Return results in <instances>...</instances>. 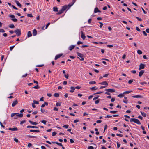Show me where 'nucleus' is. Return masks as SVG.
<instances>
[{"instance_id":"f704fd0d","label":"nucleus","mask_w":149,"mask_h":149,"mask_svg":"<svg viewBox=\"0 0 149 149\" xmlns=\"http://www.w3.org/2000/svg\"><path fill=\"white\" fill-rule=\"evenodd\" d=\"M117 111H110V113H115L117 112Z\"/></svg>"},{"instance_id":"ea45409f","label":"nucleus","mask_w":149,"mask_h":149,"mask_svg":"<svg viewBox=\"0 0 149 149\" xmlns=\"http://www.w3.org/2000/svg\"><path fill=\"white\" fill-rule=\"evenodd\" d=\"M99 23L100 24V25L99 27L101 28H102L103 25V24L100 22H99Z\"/></svg>"},{"instance_id":"69168bd1","label":"nucleus","mask_w":149,"mask_h":149,"mask_svg":"<svg viewBox=\"0 0 149 149\" xmlns=\"http://www.w3.org/2000/svg\"><path fill=\"white\" fill-rule=\"evenodd\" d=\"M0 124L1 127L3 128L5 127V126L3 125V124H2V123L1 122H0Z\"/></svg>"},{"instance_id":"b1692460","label":"nucleus","mask_w":149,"mask_h":149,"mask_svg":"<svg viewBox=\"0 0 149 149\" xmlns=\"http://www.w3.org/2000/svg\"><path fill=\"white\" fill-rule=\"evenodd\" d=\"M70 88L71 90L70 91V92L72 93L73 92L74 90L75 89V88L74 87L72 86L70 87Z\"/></svg>"},{"instance_id":"a878e982","label":"nucleus","mask_w":149,"mask_h":149,"mask_svg":"<svg viewBox=\"0 0 149 149\" xmlns=\"http://www.w3.org/2000/svg\"><path fill=\"white\" fill-rule=\"evenodd\" d=\"M63 11L62 10V9H61L60 10L59 12L57 13V15H59L62 14L63 12Z\"/></svg>"},{"instance_id":"603ef678","label":"nucleus","mask_w":149,"mask_h":149,"mask_svg":"<svg viewBox=\"0 0 149 149\" xmlns=\"http://www.w3.org/2000/svg\"><path fill=\"white\" fill-rule=\"evenodd\" d=\"M41 122L44 123L45 125L46 124V121L45 120H43L41 121Z\"/></svg>"},{"instance_id":"39448f33","label":"nucleus","mask_w":149,"mask_h":149,"mask_svg":"<svg viewBox=\"0 0 149 149\" xmlns=\"http://www.w3.org/2000/svg\"><path fill=\"white\" fill-rule=\"evenodd\" d=\"M10 17L12 18L11 19V20L14 22H16L17 21V19L13 18L15 17V16L13 15H10L9 16Z\"/></svg>"},{"instance_id":"2f4dec72","label":"nucleus","mask_w":149,"mask_h":149,"mask_svg":"<svg viewBox=\"0 0 149 149\" xmlns=\"http://www.w3.org/2000/svg\"><path fill=\"white\" fill-rule=\"evenodd\" d=\"M75 1H73L72 2V4H69L68 5V6H69V7H71V6H72V5L75 3Z\"/></svg>"},{"instance_id":"f8f14e48","label":"nucleus","mask_w":149,"mask_h":149,"mask_svg":"<svg viewBox=\"0 0 149 149\" xmlns=\"http://www.w3.org/2000/svg\"><path fill=\"white\" fill-rule=\"evenodd\" d=\"M63 54H61L56 55L55 58V60H57V59L60 57Z\"/></svg>"},{"instance_id":"72a5a7b5","label":"nucleus","mask_w":149,"mask_h":149,"mask_svg":"<svg viewBox=\"0 0 149 149\" xmlns=\"http://www.w3.org/2000/svg\"><path fill=\"white\" fill-rule=\"evenodd\" d=\"M124 94H119L118 96L119 97H122L124 96Z\"/></svg>"},{"instance_id":"338daca9","label":"nucleus","mask_w":149,"mask_h":149,"mask_svg":"<svg viewBox=\"0 0 149 149\" xmlns=\"http://www.w3.org/2000/svg\"><path fill=\"white\" fill-rule=\"evenodd\" d=\"M98 97H99V96L97 95V96L95 97H94L93 98V100H96L98 98Z\"/></svg>"},{"instance_id":"9b49d317","label":"nucleus","mask_w":149,"mask_h":149,"mask_svg":"<svg viewBox=\"0 0 149 149\" xmlns=\"http://www.w3.org/2000/svg\"><path fill=\"white\" fill-rule=\"evenodd\" d=\"M144 71L143 70H141L139 73V77L142 76L143 74L144 73Z\"/></svg>"},{"instance_id":"dca6fc26","label":"nucleus","mask_w":149,"mask_h":149,"mask_svg":"<svg viewBox=\"0 0 149 149\" xmlns=\"http://www.w3.org/2000/svg\"><path fill=\"white\" fill-rule=\"evenodd\" d=\"M132 97L133 98H142L143 97L141 96L140 95H137L135 96H133Z\"/></svg>"},{"instance_id":"49530a36","label":"nucleus","mask_w":149,"mask_h":149,"mask_svg":"<svg viewBox=\"0 0 149 149\" xmlns=\"http://www.w3.org/2000/svg\"><path fill=\"white\" fill-rule=\"evenodd\" d=\"M136 18L139 21H141L142 20V19L141 18H139L138 17H136Z\"/></svg>"},{"instance_id":"20e7f679","label":"nucleus","mask_w":149,"mask_h":149,"mask_svg":"<svg viewBox=\"0 0 149 149\" xmlns=\"http://www.w3.org/2000/svg\"><path fill=\"white\" fill-rule=\"evenodd\" d=\"M77 54L78 56H79L81 58H80V60L81 61H83L84 60V58H83V55L82 54L77 52Z\"/></svg>"},{"instance_id":"7c9ffc66","label":"nucleus","mask_w":149,"mask_h":149,"mask_svg":"<svg viewBox=\"0 0 149 149\" xmlns=\"http://www.w3.org/2000/svg\"><path fill=\"white\" fill-rule=\"evenodd\" d=\"M141 113L143 116L144 117H146V114L145 113L141 111Z\"/></svg>"},{"instance_id":"393cba45","label":"nucleus","mask_w":149,"mask_h":149,"mask_svg":"<svg viewBox=\"0 0 149 149\" xmlns=\"http://www.w3.org/2000/svg\"><path fill=\"white\" fill-rule=\"evenodd\" d=\"M53 10L54 12H57L58 11V8L57 7H54L53 8Z\"/></svg>"},{"instance_id":"e2e57ef3","label":"nucleus","mask_w":149,"mask_h":149,"mask_svg":"<svg viewBox=\"0 0 149 149\" xmlns=\"http://www.w3.org/2000/svg\"><path fill=\"white\" fill-rule=\"evenodd\" d=\"M5 32V30L3 29H0V32H2L4 33Z\"/></svg>"},{"instance_id":"4be33fe9","label":"nucleus","mask_w":149,"mask_h":149,"mask_svg":"<svg viewBox=\"0 0 149 149\" xmlns=\"http://www.w3.org/2000/svg\"><path fill=\"white\" fill-rule=\"evenodd\" d=\"M32 36L31 33L30 31H29L27 34V37H29L31 36Z\"/></svg>"},{"instance_id":"bb28decb","label":"nucleus","mask_w":149,"mask_h":149,"mask_svg":"<svg viewBox=\"0 0 149 149\" xmlns=\"http://www.w3.org/2000/svg\"><path fill=\"white\" fill-rule=\"evenodd\" d=\"M54 96L56 97H58L59 96V94L58 93H56L54 95Z\"/></svg>"},{"instance_id":"f03ea898","label":"nucleus","mask_w":149,"mask_h":149,"mask_svg":"<svg viewBox=\"0 0 149 149\" xmlns=\"http://www.w3.org/2000/svg\"><path fill=\"white\" fill-rule=\"evenodd\" d=\"M14 32L18 36H20L21 34V31L20 29H17L15 30Z\"/></svg>"},{"instance_id":"37998d69","label":"nucleus","mask_w":149,"mask_h":149,"mask_svg":"<svg viewBox=\"0 0 149 149\" xmlns=\"http://www.w3.org/2000/svg\"><path fill=\"white\" fill-rule=\"evenodd\" d=\"M63 127L65 128H68V125H65L63 126Z\"/></svg>"},{"instance_id":"de8ad7c7","label":"nucleus","mask_w":149,"mask_h":149,"mask_svg":"<svg viewBox=\"0 0 149 149\" xmlns=\"http://www.w3.org/2000/svg\"><path fill=\"white\" fill-rule=\"evenodd\" d=\"M112 117V116L107 115L105 117V118H110Z\"/></svg>"},{"instance_id":"cd10ccee","label":"nucleus","mask_w":149,"mask_h":149,"mask_svg":"<svg viewBox=\"0 0 149 149\" xmlns=\"http://www.w3.org/2000/svg\"><path fill=\"white\" fill-rule=\"evenodd\" d=\"M96 83L95 81H91L89 82V84H95Z\"/></svg>"},{"instance_id":"c85d7f7f","label":"nucleus","mask_w":149,"mask_h":149,"mask_svg":"<svg viewBox=\"0 0 149 149\" xmlns=\"http://www.w3.org/2000/svg\"><path fill=\"white\" fill-rule=\"evenodd\" d=\"M137 52L138 54L140 55L141 54H142V51L139 50H138L137 51Z\"/></svg>"},{"instance_id":"4d7b16f0","label":"nucleus","mask_w":149,"mask_h":149,"mask_svg":"<svg viewBox=\"0 0 149 149\" xmlns=\"http://www.w3.org/2000/svg\"><path fill=\"white\" fill-rule=\"evenodd\" d=\"M33 88L35 89H38L39 88V87L38 86V85H37V86L33 87Z\"/></svg>"},{"instance_id":"412c9836","label":"nucleus","mask_w":149,"mask_h":149,"mask_svg":"<svg viewBox=\"0 0 149 149\" xmlns=\"http://www.w3.org/2000/svg\"><path fill=\"white\" fill-rule=\"evenodd\" d=\"M27 128H38V127L36 126H29V125L27 126Z\"/></svg>"},{"instance_id":"ddd939ff","label":"nucleus","mask_w":149,"mask_h":149,"mask_svg":"<svg viewBox=\"0 0 149 149\" xmlns=\"http://www.w3.org/2000/svg\"><path fill=\"white\" fill-rule=\"evenodd\" d=\"M15 2L16 3V4H17V5L19 7H21L22 6L21 5V4L19 3V2L17 0H15Z\"/></svg>"},{"instance_id":"c9c22d12","label":"nucleus","mask_w":149,"mask_h":149,"mask_svg":"<svg viewBox=\"0 0 149 149\" xmlns=\"http://www.w3.org/2000/svg\"><path fill=\"white\" fill-rule=\"evenodd\" d=\"M27 15L28 17H33V16L31 14H28Z\"/></svg>"},{"instance_id":"79ce46f5","label":"nucleus","mask_w":149,"mask_h":149,"mask_svg":"<svg viewBox=\"0 0 149 149\" xmlns=\"http://www.w3.org/2000/svg\"><path fill=\"white\" fill-rule=\"evenodd\" d=\"M117 148H119L120 146V144L118 142H117Z\"/></svg>"},{"instance_id":"6ab92c4d","label":"nucleus","mask_w":149,"mask_h":149,"mask_svg":"<svg viewBox=\"0 0 149 149\" xmlns=\"http://www.w3.org/2000/svg\"><path fill=\"white\" fill-rule=\"evenodd\" d=\"M29 122L33 125H36L38 124V123L36 122H33L31 120H29Z\"/></svg>"},{"instance_id":"58836bf2","label":"nucleus","mask_w":149,"mask_h":149,"mask_svg":"<svg viewBox=\"0 0 149 149\" xmlns=\"http://www.w3.org/2000/svg\"><path fill=\"white\" fill-rule=\"evenodd\" d=\"M61 102H57L56 103V106H60L61 105Z\"/></svg>"},{"instance_id":"09e8293b","label":"nucleus","mask_w":149,"mask_h":149,"mask_svg":"<svg viewBox=\"0 0 149 149\" xmlns=\"http://www.w3.org/2000/svg\"><path fill=\"white\" fill-rule=\"evenodd\" d=\"M107 46L108 47L111 48L113 47V46L112 45H107Z\"/></svg>"},{"instance_id":"c756f323","label":"nucleus","mask_w":149,"mask_h":149,"mask_svg":"<svg viewBox=\"0 0 149 149\" xmlns=\"http://www.w3.org/2000/svg\"><path fill=\"white\" fill-rule=\"evenodd\" d=\"M132 92V91H125L123 93V94H128Z\"/></svg>"},{"instance_id":"bf43d9fd","label":"nucleus","mask_w":149,"mask_h":149,"mask_svg":"<svg viewBox=\"0 0 149 149\" xmlns=\"http://www.w3.org/2000/svg\"><path fill=\"white\" fill-rule=\"evenodd\" d=\"M40 111L41 112H42V113H44L45 111V110L44 109H43L42 108H41Z\"/></svg>"},{"instance_id":"13d9d810","label":"nucleus","mask_w":149,"mask_h":149,"mask_svg":"<svg viewBox=\"0 0 149 149\" xmlns=\"http://www.w3.org/2000/svg\"><path fill=\"white\" fill-rule=\"evenodd\" d=\"M56 133L55 132H53L52 133V136H55L56 135Z\"/></svg>"},{"instance_id":"0e129e2a","label":"nucleus","mask_w":149,"mask_h":149,"mask_svg":"<svg viewBox=\"0 0 149 149\" xmlns=\"http://www.w3.org/2000/svg\"><path fill=\"white\" fill-rule=\"evenodd\" d=\"M32 146V144H31V143H29V144H28V147H31Z\"/></svg>"},{"instance_id":"6e6d98bb","label":"nucleus","mask_w":149,"mask_h":149,"mask_svg":"<svg viewBox=\"0 0 149 149\" xmlns=\"http://www.w3.org/2000/svg\"><path fill=\"white\" fill-rule=\"evenodd\" d=\"M117 136H120V137H122L123 136V135L121 134H116Z\"/></svg>"},{"instance_id":"aec40b11","label":"nucleus","mask_w":149,"mask_h":149,"mask_svg":"<svg viewBox=\"0 0 149 149\" xmlns=\"http://www.w3.org/2000/svg\"><path fill=\"white\" fill-rule=\"evenodd\" d=\"M68 6L67 5H65L63 6L62 8V10L64 11L67 8Z\"/></svg>"},{"instance_id":"0eeeda50","label":"nucleus","mask_w":149,"mask_h":149,"mask_svg":"<svg viewBox=\"0 0 149 149\" xmlns=\"http://www.w3.org/2000/svg\"><path fill=\"white\" fill-rule=\"evenodd\" d=\"M18 103L17 99H16L15 101H14L12 104V107H14Z\"/></svg>"},{"instance_id":"f257e3e1","label":"nucleus","mask_w":149,"mask_h":149,"mask_svg":"<svg viewBox=\"0 0 149 149\" xmlns=\"http://www.w3.org/2000/svg\"><path fill=\"white\" fill-rule=\"evenodd\" d=\"M130 121L131 122H134L138 125H140L141 124L140 121L137 119L132 118L130 119Z\"/></svg>"},{"instance_id":"5701e85b","label":"nucleus","mask_w":149,"mask_h":149,"mask_svg":"<svg viewBox=\"0 0 149 149\" xmlns=\"http://www.w3.org/2000/svg\"><path fill=\"white\" fill-rule=\"evenodd\" d=\"M37 31L36 30V29H34L33 30V36H35L37 34Z\"/></svg>"},{"instance_id":"9d476101","label":"nucleus","mask_w":149,"mask_h":149,"mask_svg":"<svg viewBox=\"0 0 149 149\" xmlns=\"http://www.w3.org/2000/svg\"><path fill=\"white\" fill-rule=\"evenodd\" d=\"M99 84H100L104 85L106 86H108V83L106 81H104L101 83H100Z\"/></svg>"},{"instance_id":"423d86ee","label":"nucleus","mask_w":149,"mask_h":149,"mask_svg":"<svg viewBox=\"0 0 149 149\" xmlns=\"http://www.w3.org/2000/svg\"><path fill=\"white\" fill-rule=\"evenodd\" d=\"M145 66V65L144 64H143L142 63H141L140 64L139 68V70H140L144 68Z\"/></svg>"},{"instance_id":"a211bd4d","label":"nucleus","mask_w":149,"mask_h":149,"mask_svg":"<svg viewBox=\"0 0 149 149\" xmlns=\"http://www.w3.org/2000/svg\"><path fill=\"white\" fill-rule=\"evenodd\" d=\"M30 132H40L39 130H31Z\"/></svg>"},{"instance_id":"f3484780","label":"nucleus","mask_w":149,"mask_h":149,"mask_svg":"<svg viewBox=\"0 0 149 149\" xmlns=\"http://www.w3.org/2000/svg\"><path fill=\"white\" fill-rule=\"evenodd\" d=\"M75 47V46L74 45H72L70 46L69 47V49L70 51L72 50Z\"/></svg>"},{"instance_id":"6e6552de","label":"nucleus","mask_w":149,"mask_h":149,"mask_svg":"<svg viewBox=\"0 0 149 149\" xmlns=\"http://www.w3.org/2000/svg\"><path fill=\"white\" fill-rule=\"evenodd\" d=\"M105 91H108V92H110L111 93L114 92L115 91V89H106L105 90Z\"/></svg>"},{"instance_id":"4c0bfd02","label":"nucleus","mask_w":149,"mask_h":149,"mask_svg":"<svg viewBox=\"0 0 149 149\" xmlns=\"http://www.w3.org/2000/svg\"><path fill=\"white\" fill-rule=\"evenodd\" d=\"M15 45H14L10 47V51H12V49H13V48L15 47Z\"/></svg>"},{"instance_id":"473e14b6","label":"nucleus","mask_w":149,"mask_h":149,"mask_svg":"<svg viewBox=\"0 0 149 149\" xmlns=\"http://www.w3.org/2000/svg\"><path fill=\"white\" fill-rule=\"evenodd\" d=\"M9 27L11 28H14L15 27V26L13 24H11L9 26Z\"/></svg>"},{"instance_id":"864d4df0","label":"nucleus","mask_w":149,"mask_h":149,"mask_svg":"<svg viewBox=\"0 0 149 149\" xmlns=\"http://www.w3.org/2000/svg\"><path fill=\"white\" fill-rule=\"evenodd\" d=\"M57 144L61 147H63V145H62V143L58 142L57 143Z\"/></svg>"},{"instance_id":"c03bdc74","label":"nucleus","mask_w":149,"mask_h":149,"mask_svg":"<svg viewBox=\"0 0 149 149\" xmlns=\"http://www.w3.org/2000/svg\"><path fill=\"white\" fill-rule=\"evenodd\" d=\"M26 122V120H25L21 121L20 122V124L22 125V124Z\"/></svg>"},{"instance_id":"052dcab7","label":"nucleus","mask_w":149,"mask_h":149,"mask_svg":"<svg viewBox=\"0 0 149 149\" xmlns=\"http://www.w3.org/2000/svg\"><path fill=\"white\" fill-rule=\"evenodd\" d=\"M14 140L15 142H16L17 143L18 142V139L16 138H15L14 139Z\"/></svg>"},{"instance_id":"5fc2aeb1","label":"nucleus","mask_w":149,"mask_h":149,"mask_svg":"<svg viewBox=\"0 0 149 149\" xmlns=\"http://www.w3.org/2000/svg\"><path fill=\"white\" fill-rule=\"evenodd\" d=\"M88 149H94V148L92 146H90L88 147Z\"/></svg>"},{"instance_id":"2eb2a0df","label":"nucleus","mask_w":149,"mask_h":149,"mask_svg":"<svg viewBox=\"0 0 149 149\" xmlns=\"http://www.w3.org/2000/svg\"><path fill=\"white\" fill-rule=\"evenodd\" d=\"M8 129L9 130L13 131H17L18 130V129L17 127H14L13 128H9Z\"/></svg>"},{"instance_id":"4468645a","label":"nucleus","mask_w":149,"mask_h":149,"mask_svg":"<svg viewBox=\"0 0 149 149\" xmlns=\"http://www.w3.org/2000/svg\"><path fill=\"white\" fill-rule=\"evenodd\" d=\"M94 12L95 13H96L97 12L100 13L101 11L98 9L97 7H96L95 8Z\"/></svg>"},{"instance_id":"a18cd8bd","label":"nucleus","mask_w":149,"mask_h":149,"mask_svg":"<svg viewBox=\"0 0 149 149\" xmlns=\"http://www.w3.org/2000/svg\"><path fill=\"white\" fill-rule=\"evenodd\" d=\"M64 77H65V78H66V79H68V77H69V75H68V74H65L64 75Z\"/></svg>"},{"instance_id":"3c124183","label":"nucleus","mask_w":149,"mask_h":149,"mask_svg":"<svg viewBox=\"0 0 149 149\" xmlns=\"http://www.w3.org/2000/svg\"><path fill=\"white\" fill-rule=\"evenodd\" d=\"M95 87H93L92 88H91L90 89H91L92 90H95L97 89V88H95Z\"/></svg>"},{"instance_id":"a19ab883","label":"nucleus","mask_w":149,"mask_h":149,"mask_svg":"<svg viewBox=\"0 0 149 149\" xmlns=\"http://www.w3.org/2000/svg\"><path fill=\"white\" fill-rule=\"evenodd\" d=\"M133 80L132 79V80H130L128 82V83L129 84H131L133 81Z\"/></svg>"},{"instance_id":"8fccbe9b","label":"nucleus","mask_w":149,"mask_h":149,"mask_svg":"<svg viewBox=\"0 0 149 149\" xmlns=\"http://www.w3.org/2000/svg\"><path fill=\"white\" fill-rule=\"evenodd\" d=\"M109 75V74H104L103 76V77H107Z\"/></svg>"},{"instance_id":"1a4fd4ad","label":"nucleus","mask_w":149,"mask_h":149,"mask_svg":"<svg viewBox=\"0 0 149 149\" xmlns=\"http://www.w3.org/2000/svg\"><path fill=\"white\" fill-rule=\"evenodd\" d=\"M81 38L83 39V40H84L86 36L85 35L83 34V32L82 31H81Z\"/></svg>"},{"instance_id":"e433bc0d","label":"nucleus","mask_w":149,"mask_h":149,"mask_svg":"<svg viewBox=\"0 0 149 149\" xmlns=\"http://www.w3.org/2000/svg\"><path fill=\"white\" fill-rule=\"evenodd\" d=\"M33 103L35 104H38L39 103V102L38 101H35V100H33Z\"/></svg>"},{"instance_id":"680f3d73","label":"nucleus","mask_w":149,"mask_h":149,"mask_svg":"<svg viewBox=\"0 0 149 149\" xmlns=\"http://www.w3.org/2000/svg\"><path fill=\"white\" fill-rule=\"evenodd\" d=\"M83 43V42L80 41H78L77 42V44L78 45H79L80 44H82Z\"/></svg>"},{"instance_id":"774afa93","label":"nucleus","mask_w":149,"mask_h":149,"mask_svg":"<svg viewBox=\"0 0 149 149\" xmlns=\"http://www.w3.org/2000/svg\"><path fill=\"white\" fill-rule=\"evenodd\" d=\"M70 141L71 143H72L74 142V140L72 139H70Z\"/></svg>"},{"instance_id":"7ed1b4c3","label":"nucleus","mask_w":149,"mask_h":149,"mask_svg":"<svg viewBox=\"0 0 149 149\" xmlns=\"http://www.w3.org/2000/svg\"><path fill=\"white\" fill-rule=\"evenodd\" d=\"M16 115H17V116H18L19 117H22L23 116V114L20 113V114H19L18 113H12L11 114V116L12 117H13Z\"/></svg>"}]
</instances>
